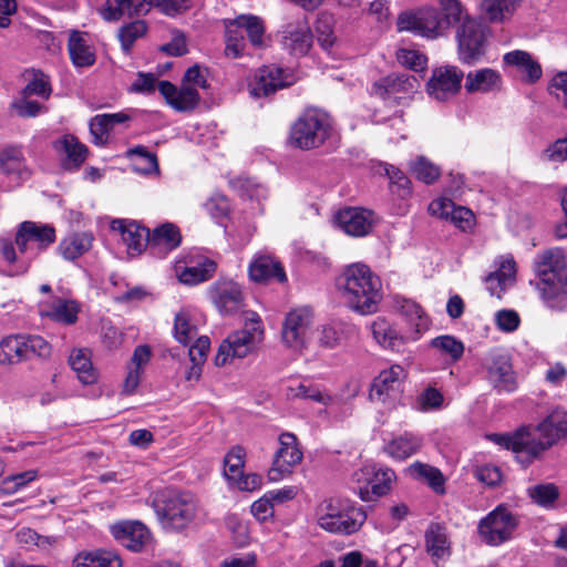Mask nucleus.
Listing matches in <instances>:
<instances>
[{"mask_svg": "<svg viewBox=\"0 0 567 567\" xmlns=\"http://www.w3.org/2000/svg\"><path fill=\"white\" fill-rule=\"evenodd\" d=\"M517 280V264L512 255L503 256L498 262V289L512 288Z\"/></svg>", "mask_w": 567, "mask_h": 567, "instance_id": "obj_50", "label": "nucleus"}, {"mask_svg": "<svg viewBox=\"0 0 567 567\" xmlns=\"http://www.w3.org/2000/svg\"><path fill=\"white\" fill-rule=\"evenodd\" d=\"M0 169L16 181H25L31 176L21 147L8 146L0 152Z\"/></svg>", "mask_w": 567, "mask_h": 567, "instance_id": "obj_29", "label": "nucleus"}, {"mask_svg": "<svg viewBox=\"0 0 567 567\" xmlns=\"http://www.w3.org/2000/svg\"><path fill=\"white\" fill-rule=\"evenodd\" d=\"M248 271L250 279L255 282H264L271 279H276L279 282L287 280L281 264L268 254L256 255L249 265Z\"/></svg>", "mask_w": 567, "mask_h": 567, "instance_id": "obj_27", "label": "nucleus"}, {"mask_svg": "<svg viewBox=\"0 0 567 567\" xmlns=\"http://www.w3.org/2000/svg\"><path fill=\"white\" fill-rule=\"evenodd\" d=\"M332 134L329 115L317 109H309L293 123L289 141L300 150L320 147Z\"/></svg>", "mask_w": 567, "mask_h": 567, "instance_id": "obj_8", "label": "nucleus"}, {"mask_svg": "<svg viewBox=\"0 0 567 567\" xmlns=\"http://www.w3.org/2000/svg\"><path fill=\"white\" fill-rule=\"evenodd\" d=\"M396 59L400 64L408 66L415 72L424 70L427 62L424 54L411 49H400L396 52Z\"/></svg>", "mask_w": 567, "mask_h": 567, "instance_id": "obj_60", "label": "nucleus"}, {"mask_svg": "<svg viewBox=\"0 0 567 567\" xmlns=\"http://www.w3.org/2000/svg\"><path fill=\"white\" fill-rule=\"evenodd\" d=\"M51 85L48 76L41 72H34L33 78L28 82L21 94L31 96L38 95L44 100H48L51 95Z\"/></svg>", "mask_w": 567, "mask_h": 567, "instance_id": "obj_55", "label": "nucleus"}, {"mask_svg": "<svg viewBox=\"0 0 567 567\" xmlns=\"http://www.w3.org/2000/svg\"><path fill=\"white\" fill-rule=\"evenodd\" d=\"M197 327L192 322L190 316L187 311H179L175 316L174 321V337L175 339L184 344L188 346L192 341L197 338Z\"/></svg>", "mask_w": 567, "mask_h": 567, "instance_id": "obj_45", "label": "nucleus"}, {"mask_svg": "<svg viewBox=\"0 0 567 567\" xmlns=\"http://www.w3.org/2000/svg\"><path fill=\"white\" fill-rule=\"evenodd\" d=\"M51 346L40 336L14 334L0 341V363L17 364L33 357L49 358Z\"/></svg>", "mask_w": 567, "mask_h": 567, "instance_id": "obj_9", "label": "nucleus"}, {"mask_svg": "<svg viewBox=\"0 0 567 567\" xmlns=\"http://www.w3.org/2000/svg\"><path fill=\"white\" fill-rule=\"evenodd\" d=\"M147 12L148 6L144 0H106L102 9L103 18L109 21L144 16Z\"/></svg>", "mask_w": 567, "mask_h": 567, "instance_id": "obj_33", "label": "nucleus"}, {"mask_svg": "<svg viewBox=\"0 0 567 567\" xmlns=\"http://www.w3.org/2000/svg\"><path fill=\"white\" fill-rule=\"evenodd\" d=\"M405 378L406 371L400 364H393L382 370L373 379L370 389V399L383 404L395 401L402 392Z\"/></svg>", "mask_w": 567, "mask_h": 567, "instance_id": "obj_16", "label": "nucleus"}, {"mask_svg": "<svg viewBox=\"0 0 567 567\" xmlns=\"http://www.w3.org/2000/svg\"><path fill=\"white\" fill-rule=\"evenodd\" d=\"M417 80L408 74H390L380 79L372 86L373 94L384 99L400 102L405 95L415 92Z\"/></svg>", "mask_w": 567, "mask_h": 567, "instance_id": "obj_21", "label": "nucleus"}, {"mask_svg": "<svg viewBox=\"0 0 567 567\" xmlns=\"http://www.w3.org/2000/svg\"><path fill=\"white\" fill-rule=\"evenodd\" d=\"M199 99L196 87L182 84L181 89L176 91L175 97L172 100V107L179 112L192 111L198 105Z\"/></svg>", "mask_w": 567, "mask_h": 567, "instance_id": "obj_48", "label": "nucleus"}, {"mask_svg": "<svg viewBox=\"0 0 567 567\" xmlns=\"http://www.w3.org/2000/svg\"><path fill=\"white\" fill-rule=\"evenodd\" d=\"M398 31H409L434 39L444 34L440 23V12L432 7L402 12L396 20Z\"/></svg>", "mask_w": 567, "mask_h": 567, "instance_id": "obj_12", "label": "nucleus"}, {"mask_svg": "<svg viewBox=\"0 0 567 567\" xmlns=\"http://www.w3.org/2000/svg\"><path fill=\"white\" fill-rule=\"evenodd\" d=\"M41 317H47L55 322L72 324L78 319L79 308L72 300L55 298L51 302H42L39 306Z\"/></svg>", "mask_w": 567, "mask_h": 567, "instance_id": "obj_32", "label": "nucleus"}, {"mask_svg": "<svg viewBox=\"0 0 567 567\" xmlns=\"http://www.w3.org/2000/svg\"><path fill=\"white\" fill-rule=\"evenodd\" d=\"M518 526V517L503 506H498V544L513 537Z\"/></svg>", "mask_w": 567, "mask_h": 567, "instance_id": "obj_53", "label": "nucleus"}, {"mask_svg": "<svg viewBox=\"0 0 567 567\" xmlns=\"http://www.w3.org/2000/svg\"><path fill=\"white\" fill-rule=\"evenodd\" d=\"M264 328L256 312H248L243 329L230 333L219 346L215 363L223 367L234 359L248 355L262 340Z\"/></svg>", "mask_w": 567, "mask_h": 567, "instance_id": "obj_7", "label": "nucleus"}, {"mask_svg": "<svg viewBox=\"0 0 567 567\" xmlns=\"http://www.w3.org/2000/svg\"><path fill=\"white\" fill-rule=\"evenodd\" d=\"M534 269L539 278L538 289L547 306L557 310L566 308L567 267L564 250L554 247L537 254Z\"/></svg>", "mask_w": 567, "mask_h": 567, "instance_id": "obj_3", "label": "nucleus"}, {"mask_svg": "<svg viewBox=\"0 0 567 567\" xmlns=\"http://www.w3.org/2000/svg\"><path fill=\"white\" fill-rule=\"evenodd\" d=\"M110 227L121 237L131 256L140 255L148 246L150 230L135 220L113 219Z\"/></svg>", "mask_w": 567, "mask_h": 567, "instance_id": "obj_19", "label": "nucleus"}, {"mask_svg": "<svg viewBox=\"0 0 567 567\" xmlns=\"http://www.w3.org/2000/svg\"><path fill=\"white\" fill-rule=\"evenodd\" d=\"M68 51L76 68H89L95 63V53L86 33L73 30L68 41Z\"/></svg>", "mask_w": 567, "mask_h": 567, "instance_id": "obj_31", "label": "nucleus"}, {"mask_svg": "<svg viewBox=\"0 0 567 567\" xmlns=\"http://www.w3.org/2000/svg\"><path fill=\"white\" fill-rule=\"evenodd\" d=\"M317 41L320 47L329 52L334 43V35L331 25V18L328 16H321L316 22Z\"/></svg>", "mask_w": 567, "mask_h": 567, "instance_id": "obj_57", "label": "nucleus"}, {"mask_svg": "<svg viewBox=\"0 0 567 567\" xmlns=\"http://www.w3.org/2000/svg\"><path fill=\"white\" fill-rule=\"evenodd\" d=\"M430 347L437 350L443 357H447L452 363L457 362L464 353V343L451 334L433 338Z\"/></svg>", "mask_w": 567, "mask_h": 567, "instance_id": "obj_43", "label": "nucleus"}, {"mask_svg": "<svg viewBox=\"0 0 567 567\" xmlns=\"http://www.w3.org/2000/svg\"><path fill=\"white\" fill-rule=\"evenodd\" d=\"M147 31V27L144 21H133L126 25H123L118 31V39L121 45L125 52H128L133 47L134 42L143 37Z\"/></svg>", "mask_w": 567, "mask_h": 567, "instance_id": "obj_52", "label": "nucleus"}, {"mask_svg": "<svg viewBox=\"0 0 567 567\" xmlns=\"http://www.w3.org/2000/svg\"><path fill=\"white\" fill-rule=\"evenodd\" d=\"M206 212L212 218L219 220L226 217L229 213L230 206L226 196L219 193H214L204 204Z\"/></svg>", "mask_w": 567, "mask_h": 567, "instance_id": "obj_59", "label": "nucleus"}, {"mask_svg": "<svg viewBox=\"0 0 567 567\" xmlns=\"http://www.w3.org/2000/svg\"><path fill=\"white\" fill-rule=\"evenodd\" d=\"M284 71L275 65L260 68L249 83L250 94L255 97L267 96L277 90L290 85Z\"/></svg>", "mask_w": 567, "mask_h": 567, "instance_id": "obj_22", "label": "nucleus"}, {"mask_svg": "<svg viewBox=\"0 0 567 567\" xmlns=\"http://www.w3.org/2000/svg\"><path fill=\"white\" fill-rule=\"evenodd\" d=\"M336 288L346 306L360 315L374 313L382 300L381 279L362 262L344 267L336 279Z\"/></svg>", "mask_w": 567, "mask_h": 567, "instance_id": "obj_2", "label": "nucleus"}, {"mask_svg": "<svg viewBox=\"0 0 567 567\" xmlns=\"http://www.w3.org/2000/svg\"><path fill=\"white\" fill-rule=\"evenodd\" d=\"M353 476L358 483H364V486L359 487V496L364 502L371 501V494L377 497L385 495L395 478L391 468L375 464L364 465Z\"/></svg>", "mask_w": 567, "mask_h": 567, "instance_id": "obj_15", "label": "nucleus"}, {"mask_svg": "<svg viewBox=\"0 0 567 567\" xmlns=\"http://www.w3.org/2000/svg\"><path fill=\"white\" fill-rule=\"evenodd\" d=\"M55 150L61 153L62 166L66 171H76L87 157V147L72 134H66L54 143Z\"/></svg>", "mask_w": 567, "mask_h": 567, "instance_id": "obj_28", "label": "nucleus"}, {"mask_svg": "<svg viewBox=\"0 0 567 567\" xmlns=\"http://www.w3.org/2000/svg\"><path fill=\"white\" fill-rule=\"evenodd\" d=\"M371 332L374 340L383 348L399 350L404 343V338L384 318H377L371 323Z\"/></svg>", "mask_w": 567, "mask_h": 567, "instance_id": "obj_42", "label": "nucleus"}, {"mask_svg": "<svg viewBox=\"0 0 567 567\" xmlns=\"http://www.w3.org/2000/svg\"><path fill=\"white\" fill-rule=\"evenodd\" d=\"M567 435V412L551 411L536 427H522L512 434L498 435V445L514 453L518 463L527 466Z\"/></svg>", "mask_w": 567, "mask_h": 567, "instance_id": "obj_1", "label": "nucleus"}, {"mask_svg": "<svg viewBox=\"0 0 567 567\" xmlns=\"http://www.w3.org/2000/svg\"><path fill=\"white\" fill-rule=\"evenodd\" d=\"M395 308L415 327L414 333L408 339L417 340L429 326V319L421 306L413 300L395 297Z\"/></svg>", "mask_w": 567, "mask_h": 567, "instance_id": "obj_36", "label": "nucleus"}, {"mask_svg": "<svg viewBox=\"0 0 567 567\" xmlns=\"http://www.w3.org/2000/svg\"><path fill=\"white\" fill-rule=\"evenodd\" d=\"M504 70H514L520 74L523 82L528 84L536 83L543 75L540 64L530 53L523 50H514L503 55Z\"/></svg>", "mask_w": 567, "mask_h": 567, "instance_id": "obj_23", "label": "nucleus"}, {"mask_svg": "<svg viewBox=\"0 0 567 567\" xmlns=\"http://www.w3.org/2000/svg\"><path fill=\"white\" fill-rule=\"evenodd\" d=\"M209 299L221 315L239 311L245 305L241 286L230 279H219L208 289Z\"/></svg>", "mask_w": 567, "mask_h": 567, "instance_id": "obj_17", "label": "nucleus"}, {"mask_svg": "<svg viewBox=\"0 0 567 567\" xmlns=\"http://www.w3.org/2000/svg\"><path fill=\"white\" fill-rule=\"evenodd\" d=\"M55 241V230L49 225L23 221L16 234V244L21 255L28 259L37 257Z\"/></svg>", "mask_w": 567, "mask_h": 567, "instance_id": "obj_11", "label": "nucleus"}, {"mask_svg": "<svg viewBox=\"0 0 567 567\" xmlns=\"http://www.w3.org/2000/svg\"><path fill=\"white\" fill-rule=\"evenodd\" d=\"M518 388V379L513 370L509 358L498 359V392H514Z\"/></svg>", "mask_w": 567, "mask_h": 567, "instance_id": "obj_49", "label": "nucleus"}, {"mask_svg": "<svg viewBox=\"0 0 567 567\" xmlns=\"http://www.w3.org/2000/svg\"><path fill=\"white\" fill-rule=\"evenodd\" d=\"M148 10L151 7L157 8L162 13L174 17L189 7L190 0H144Z\"/></svg>", "mask_w": 567, "mask_h": 567, "instance_id": "obj_61", "label": "nucleus"}, {"mask_svg": "<svg viewBox=\"0 0 567 567\" xmlns=\"http://www.w3.org/2000/svg\"><path fill=\"white\" fill-rule=\"evenodd\" d=\"M423 445V440L413 433H404L392 439L385 446L386 453L396 460H405L416 454Z\"/></svg>", "mask_w": 567, "mask_h": 567, "instance_id": "obj_38", "label": "nucleus"}, {"mask_svg": "<svg viewBox=\"0 0 567 567\" xmlns=\"http://www.w3.org/2000/svg\"><path fill=\"white\" fill-rule=\"evenodd\" d=\"M280 34L284 49L297 56L306 55L313 43L312 31L306 19L287 23Z\"/></svg>", "mask_w": 567, "mask_h": 567, "instance_id": "obj_18", "label": "nucleus"}, {"mask_svg": "<svg viewBox=\"0 0 567 567\" xmlns=\"http://www.w3.org/2000/svg\"><path fill=\"white\" fill-rule=\"evenodd\" d=\"M439 3L440 23L445 32L462 20L464 9L460 0H439Z\"/></svg>", "mask_w": 567, "mask_h": 567, "instance_id": "obj_47", "label": "nucleus"}, {"mask_svg": "<svg viewBox=\"0 0 567 567\" xmlns=\"http://www.w3.org/2000/svg\"><path fill=\"white\" fill-rule=\"evenodd\" d=\"M246 452L241 446H234L224 458V475L228 482L238 480L244 472Z\"/></svg>", "mask_w": 567, "mask_h": 567, "instance_id": "obj_46", "label": "nucleus"}, {"mask_svg": "<svg viewBox=\"0 0 567 567\" xmlns=\"http://www.w3.org/2000/svg\"><path fill=\"white\" fill-rule=\"evenodd\" d=\"M71 567H122V559L113 550H83L73 558Z\"/></svg>", "mask_w": 567, "mask_h": 567, "instance_id": "obj_35", "label": "nucleus"}, {"mask_svg": "<svg viewBox=\"0 0 567 567\" xmlns=\"http://www.w3.org/2000/svg\"><path fill=\"white\" fill-rule=\"evenodd\" d=\"M30 96L21 94L19 99L12 102V109L21 117H35L47 111L45 106L37 101L29 99Z\"/></svg>", "mask_w": 567, "mask_h": 567, "instance_id": "obj_58", "label": "nucleus"}, {"mask_svg": "<svg viewBox=\"0 0 567 567\" xmlns=\"http://www.w3.org/2000/svg\"><path fill=\"white\" fill-rule=\"evenodd\" d=\"M128 120L125 113L99 114L90 122V132L93 136V143L96 145L104 144L107 140L110 131L116 125Z\"/></svg>", "mask_w": 567, "mask_h": 567, "instance_id": "obj_39", "label": "nucleus"}, {"mask_svg": "<svg viewBox=\"0 0 567 567\" xmlns=\"http://www.w3.org/2000/svg\"><path fill=\"white\" fill-rule=\"evenodd\" d=\"M548 93L567 107V71L558 72L548 84Z\"/></svg>", "mask_w": 567, "mask_h": 567, "instance_id": "obj_63", "label": "nucleus"}, {"mask_svg": "<svg viewBox=\"0 0 567 567\" xmlns=\"http://www.w3.org/2000/svg\"><path fill=\"white\" fill-rule=\"evenodd\" d=\"M410 477L426 484L436 494L445 493V477L440 468L422 462H414L408 466Z\"/></svg>", "mask_w": 567, "mask_h": 567, "instance_id": "obj_34", "label": "nucleus"}, {"mask_svg": "<svg viewBox=\"0 0 567 567\" xmlns=\"http://www.w3.org/2000/svg\"><path fill=\"white\" fill-rule=\"evenodd\" d=\"M302 452L298 446L297 436L286 432L279 436V449L274 455L271 467L268 470V478L278 482L292 473V470L302 460Z\"/></svg>", "mask_w": 567, "mask_h": 567, "instance_id": "obj_13", "label": "nucleus"}, {"mask_svg": "<svg viewBox=\"0 0 567 567\" xmlns=\"http://www.w3.org/2000/svg\"><path fill=\"white\" fill-rule=\"evenodd\" d=\"M94 237L91 233H74L63 238L59 251L66 260H74L92 248Z\"/></svg>", "mask_w": 567, "mask_h": 567, "instance_id": "obj_37", "label": "nucleus"}, {"mask_svg": "<svg viewBox=\"0 0 567 567\" xmlns=\"http://www.w3.org/2000/svg\"><path fill=\"white\" fill-rule=\"evenodd\" d=\"M411 168L416 178L425 184H432L440 176L439 167L424 157H420L413 162Z\"/></svg>", "mask_w": 567, "mask_h": 567, "instance_id": "obj_56", "label": "nucleus"}, {"mask_svg": "<svg viewBox=\"0 0 567 567\" xmlns=\"http://www.w3.org/2000/svg\"><path fill=\"white\" fill-rule=\"evenodd\" d=\"M463 76L456 66L439 68L427 82V92L437 101H445L458 92Z\"/></svg>", "mask_w": 567, "mask_h": 567, "instance_id": "obj_20", "label": "nucleus"}, {"mask_svg": "<svg viewBox=\"0 0 567 567\" xmlns=\"http://www.w3.org/2000/svg\"><path fill=\"white\" fill-rule=\"evenodd\" d=\"M289 392L292 398L312 400L324 405L331 401V398L318 386L305 382L299 383L297 386H290Z\"/></svg>", "mask_w": 567, "mask_h": 567, "instance_id": "obj_54", "label": "nucleus"}, {"mask_svg": "<svg viewBox=\"0 0 567 567\" xmlns=\"http://www.w3.org/2000/svg\"><path fill=\"white\" fill-rule=\"evenodd\" d=\"M444 402L443 394L435 388H426L417 398V405L421 411L441 409Z\"/></svg>", "mask_w": 567, "mask_h": 567, "instance_id": "obj_62", "label": "nucleus"}, {"mask_svg": "<svg viewBox=\"0 0 567 567\" xmlns=\"http://www.w3.org/2000/svg\"><path fill=\"white\" fill-rule=\"evenodd\" d=\"M69 363L83 384H93L97 381V372L93 368L87 350L74 349L69 357Z\"/></svg>", "mask_w": 567, "mask_h": 567, "instance_id": "obj_41", "label": "nucleus"}, {"mask_svg": "<svg viewBox=\"0 0 567 567\" xmlns=\"http://www.w3.org/2000/svg\"><path fill=\"white\" fill-rule=\"evenodd\" d=\"M312 323L313 315L309 308L292 309L287 313L282 323V342L295 350L303 348L309 338Z\"/></svg>", "mask_w": 567, "mask_h": 567, "instance_id": "obj_14", "label": "nucleus"}, {"mask_svg": "<svg viewBox=\"0 0 567 567\" xmlns=\"http://www.w3.org/2000/svg\"><path fill=\"white\" fill-rule=\"evenodd\" d=\"M111 532L116 540L133 551H141L151 540L150 530L140 522L114 524Z\"/></svg>", "mask_w": 567, "mask_h": 567, "instance_id": "obj_25", "label": "nucleus"}, {"mask_svg": "<svg viewBox=\"0 0 567 567\" xmlns=\"http://www.w3.org/2000/svg\"><path fill=\"white\" fill-rule=\"evenodd\" d=\"M424 543L426 553L436 566L451 556V542L444 525L431 523L425 530Z\"/></svg>", "mask_w": 567, "mask_h": 567, "instance_id": "obj_26", "label": "nucleus"}, {"mask_svg": "<svg viewBox=\"0 0 567 567\" xmlns=\"http://www.w3.org/2000/svg\"><path fill=\"white\" fill-rule=\"evenodd\" d=\"M182 241L179 229L171 223H165L150 233L148 246L151 248H163L166 251L176 249Z\"/></svg>", "mask_w": 567, "mask_h": 567, "instance_id": "obj_40", "label": "nucleus"}, {"mask_svg": "<svg viewBox=\"0 0 567 567\" xmlns=\"http://www.w3.org/2000/svg\"><path fill=\"white\" fill-rule=\"evenodd\" d=\"M496 84V72L493 69H481L466 75L467 92H488Z\"/></svg>", "mask_w": 567, "mask_h": 567, "instance_id": "obj_44", "label": "nucleus"}, {"mask_svg": "<svg viewBox=\"0 0 567 567\" xmlns=\"http://www.w3.org/2000/svg\"><path fill=\"white\" fill-rule=\"evenodd\" d=\"M176 271L182 284L194 286L213 277L216 271V262L207 257L198 256L184 268L178 266Z\"/></svg>", "mask_w": 567, "mask_h": 567, "instance_id": "obj_30", "label": "nucleus"}, {"mask_svg": "<svg viewBox=\"0 0 567 567\" xmlns=\"http://www.w3.org/2000/svg\"><path fill=\"white\" fill-rule=\"evenodd\" d=\"M487 28L480 21L466 18L456 32L458 59L466 64H474L485 54Z\"/></svg>", "mask_w": 567, "mask_h": 567, "instance_id": "obj_10", "label": "nucleus"}, {"mask_svg": "<svg viewBox=\"0 0 567 567\" xmlns=\"http://www.w3.org/2000/svg\"><path fill=\"white\" fill-rule=\"evenodd\" d=\"M225 55L238 59L244 55L246 49L245 34L254 48H262L265 44L264 20L255 14H240L231 20H225Z\"/></svg>", "mask_w": 567, "mask_h": 567, "instance_id": "obj_6", "label": "nucleus"}, {"mask_svg": "<svg viewBox=\"0 0 567 567\" xmlns=\"http://www.w3.org/2000/svg\"><path fill=\"white\" fill-rule=\"evenodd\" d=\"M131 154L136 156L133 164L134 171L144 175L158 173V163L155 154L150 153L143 146L135 147L131 151Z\"/></svg>", "mask_w": 567, "mask_h": 567, "instance_id": "obj_51", "label": "nucleus"}, {"mask_svg": "<svg viewBox=\"0 0 567 567\" xmlns=\"http://www.w3.org/2000/svg\"><path fill=\"white\" fill-rule=\"evenodd\" d=\"M365 518L367 515L361 507L341 499H327L319 505L317 512L318 525L329 533L340 535L357 533Z\"/></svg>", "mask_w": 567, "mask_h": 567, "instance_id": "obj_5", "label": "nucleus"}, {"mask_svg": "<svg viewBox=\"0 0 567 567\" xmlns=\"http://www.w3.org/2000/svg\"><path fill=\"white\" fill-rule=\"evenodd\" d=\"M336 220L346 234L354 237L368 235L374 221L372 212L355 207L340 210L336 216Z\"/></svg>", "mask_w": 567, "mask_h": 567, "instance_id": "obj_24", "label": "nucleus"}, {"mask_svg": "<svg viewBox=\"0 0 567 567\" xmlns=\"http://www.w3.org/2000/svg\"><path fill=\"white\" fill-rule=\"evenodd\" d=\"M153 508L164 528L182 529L195 518L197 504L188 493L166 489L156 495Z\"/></svg>", "mask_w": 567, "mask_h": 567, "instance_id": "obj_4", "label": "nucleus"}, {"mask_svg": "<svg viewBox=\"0 0 567 567\" xmlns=\"http://www.w3.org/2000/svg\"><path fill=\"white\" fill-rule=\"evenodd\" d=\"M532 498L540 505H549L558 497V489L553 484L537 485L530 489Z\"/></svg>", "mask_w": 567, "mask_h": 567, "instance_id": "obj_64", "label": "nucleus"}]
</instances>
